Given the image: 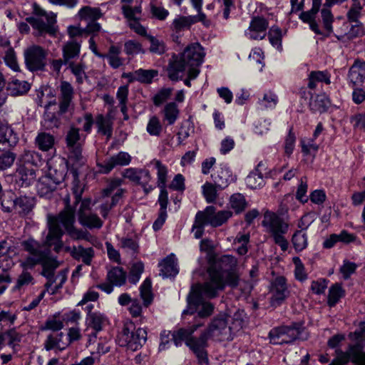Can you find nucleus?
Segmentation results:
<instances>
[{
  "mask_svg": "<svg viewBox=\"0 0 365 365\" xmlns=\"http://www.w3.org/2000/svg\"><path fill=\"white\" fill-rule=\"evenodd\" d=\"M229 317L225 314H218L209 325L205 332L209 333V337H215L219 341H231L232 328L228 325Z\"/></svg>",
  "mask_w": 365,
  "mask_h": 365,
  "instance_id": "12",
  "label": "nucleus"
},
{
  "mask_svg": "<svg viewBox=\"0 0 365 365\" xmlns=\"http://www.w3.org/2000/svg\"><path fill=\"white\" fill-rule=\"evenodd\" d=\"M321 16L324 29L329 32L331 33L333 31L332 23L334 21V16L328 7H323L321 10Z\"/></svg>",
  "mask_w": 365,
  "mask_h": 365,
  "instance_id": "60",
  "label": "nucleus"
},
{
  "mask_svg": "<svg viewBox=\"0 0 365 365\" xmlns=\"http://www.w3.org/2000/svg\"><path fill=\"white\" fill-rule=\"evenodd\" d=\"M66 251L76 261H82L84 264L90 266L95 256L94 249L91 247H84L82 245L66 247Z\"/></svg>",
  "mask_w": 365,
  "mask_h": 365,
  "instance_id": "21",
  "label": "nucleus"
},
{
  "mask_svg": "<svg viewBox=\"0 0 365 365\" xmlns=\"http://www.w3.org/2000/svg\"><path fill=\"white\" fill-rule=\"evenodd\" d=\"M41 265L42 267L41 274L47 279V282L53 284L57 281L55 271L60 266V262L56 257H53Z\"/></svg>",
  "mask_w": 365,
  "mask_h": 365,
  "instance_id": "30",
  "label": "nucleus"
},
{
  "mask_svg": "<svg viewBox=\"0 0 365 365\" xmlns=\"http://www.w3.org/2000/svg\"><path fill=\"white\" fill-rule=\"evenodd\" d=\"M21 245L23 250L30 255L21 263L24 269H31L36 265L41 264L53 258L51 256L50 249L45 246L44 242L41 244L32 237L23 240Z\"/></svg>",
  "mask_w": 365,
  "mask_h": 365,
  "instance_id": "4",
  "label": "nucleus"
},
{
  "mask_svg": "<svg viewBox=\"0 0 365 365\" xmlns=\"http://www.w3.org/2000/svg\"><path fill=\"white\" fill-rule=\"evenodd\" d=\"M108 323V318L104 314L96 312L95 314H90L89 317H86V324L88 328H91L93 331L89 335V341L91 338H96L97 334L103 330L104 327Z\"/></svg>",
  "mask_w": 365,
  "mask_h": 365,
  "instance_id": "23",
  "label": "nucleus"
},
{
  "mask_svg": "<svg viewBox=\"0 0 365 365\" xmlns=\"http://www.w3.org/2000/svg\"><path fill=\"white\" fill-rule=\"evenodd\" d=\"M47 175L42 176L38 182L37 190L41 197H50L52 192L56 190L57 185Z\"/></svg>",
  "mask_w": 365,
  "mask_h": 365,
  "instance_id": "32",
  "label": "nucleus"
},
{
  "mask_svg": "<svg viewBox=\"0 0 365 365\" xmlns=\"http://www.w3.org/2000/svg\"><path fill=\"white\" fill-rule=\"evenodd\" d=\"M163 127L158 118L155 115L151 117L148 123L146 130L150 135L159 136Z\"/></svg>",
  "mask_w": 365,
  "mask_h": 365,
  "instance_id": "58",
  "label": "nucleus"
},
{
  "mask_svg": "<svg viewBox=\"0 0 365 365\" xmlns=\"http://www.w3.org/2000/svg\"><path fill=\"white\" fill-rule=\"evenodd\" d=\"M268 28V21L263 17L255 16L252 18L249 31L246 36L252 40H262L266 36V31Z\"/></svg>",
  "mask_w": 365,
  "mask_h": 365,
  "instance_id": "20",
  "label": "nucleus"
},
{
  "mask_svg": "<svg viewBox=\"0 0 365 365\" xmlns=\"http://www.w3.org/2000/svg\"><path fill=\"white\" fill-rule=\"evenodd\" d=\"M26 68L32 71H43L46 66L47 51L41 46L33 45L24 51Z\"/></svg>",
  "mask_w": 365,
  "mask_h": 365,
  "instance_id": "11",
  "label": "nucleus"
},
{
  "mask_svg": "<svg viewBox=\"0 0 365 365\" xmlns=\"http://www.w3.org/2000/svg\"><path fill=\"white\" fill-rule=\"evenodd\" d=\"M269 292L272 304L274 306L282 304L289 295L286 278L283 276L275 277L270 283Z\"/></svg>",
  "mask_w": 365,
  "mask_h": 365,
  "instance_id": "15",
  "label": "nucleus"
},
{
  "mask_svg": "<svg viewBox=\"0 0 365 365\" xmlns=\"http://www.w3.org/2000/svg\"><path fill=\"white\" fill-rule=\"evenodd\" d=\"M151 281L147 278L144 280L143 283L140 287V297L143 300V305L148 307L153 300V296L151 291Z\"/></svg>",
  "mask_w": 365,
  "mask_h": 365,
  "instance_id": "49",
  "label": "nucleus"
},
{
  "mask_svg": "<svg viewBox=\"0 0 365 365\" xmlns=\"http://www.w3.org/2000/svg\"><path fill=\"white\" fill-rule=\"evenodd\" d=\"M348 78L354 86L362 83L365 79V61L355 60L349 68Z\"/></svg>",
  "mask_w": 365,
  "mask_h": 365,
  "instance_id": "26",
  "label": "nucleus"
},
{
  "mask_svg": "<svg viewBox=\"0 0 365 365\" xmlns=\"http://www.w3.org/2000/svg\"><path fill=\"white\" fill-rule=\"evenodd\" d=\"M216 187H217L215 184L208 182L202 185V193L208 203L214 202L216 200L217 197Z\"/></svg>",
  "mask_w": 365,
  "mask_h": 365,
  "instance_id": "56",
  "label": "nucleus"
},
{
  "mask_svg": "<svg viewBox=\"0 0 365 365\" xmlns=\"http://www.w3.org/2000/svg\"><path fill=\"white\" fill-rule=\"evenodd\" d=\"M91 200L86 198L81 202L80 207L77 212L79 223L84 227L89 230L101 229L103 225V220L96 213L91 210Z\"/></svg>",
  "mask_w": 365,
  "mask_h": 365,
  "instance_id": "10",
  "label": "nucleus"
},
{
  "mask_svg": "<svg viewBox=\"0 0 365 365\" xmlns=\"http://www.w3.org/2000/svg\"><path fill=\"white\" fill-rule=\"evenodd\" d=\"M192 24L193 21L191 16H181L173 20L172 27L176 32H180L182 30L190 29Z\"/></svg>",
  "mask_w": 365,
  "mask_h": 365,
  "instance_id": "54",
  "label": "nucleus"
},
{
  "mask_svg": "<svg viewBox=\"0 0 365 365\" xmlns=\"http://www.w3.org/2000/svg\"><path fill=\"white\" fill-rule=\"evenodd\" d=\"M68 68L71 69V73L75 76L76 78V82L78 84H82L85 78H87L86 73V64L83 61H81L78 63H75L74 62L69 63Z\"/></svg>",
  "mask_w": 365,
  "mask_h": 365,
  "instance_id": "46",
  "label": "nucleus"
},
{
  "mask_svg": "<svg viewBox=\"0 0 365 365\" xmlns=\"http://www.w3.org/2000/svg\"><path fill=\"white\" fill-rule=\"evenodd\" d=\"M214 206L207 207L204 211H198L195 215L192 231L194 232V236L196 239H200L204 234L205 225H208L211 216H214L217 212Z\"/></svg>",
  "mask_w": 365,
  "mask_h": 365,
  "instance_id": "17",
  "label": "nucleus"
},
{
  "mask_svg": "<svg viewBox=\"0 0 365 365\" xmlns=\"http://www.w3.org/2000/svg\"><path fill=\"white\" fill-rule=\"evenodd\" d=\"M292 242L295 250L300 252L307 246V236L302 230H297L293 235Z\"/></svg>",
  "mask_w": 365,
  "mask_h": 365,
  "instance_id": "53",
  "label": "nucleus"
},
{
  "mask_svg": "<svg viewBox=\"0 0 365 365\" xmlns=\"http://www.w3.org/2000/svg\"><path fill=\"white\" fill-rule=\"evenodd\" d=\"M19 142L17 134L5 120H0V145L6 148H14Z\"/></svg>",
  "mask_w": 365,
  "mask_h": 365,
  "instance_id": "22",
  "label": "nucleus"
},
{
  "mask_svg": "<svg viewBox=\"0 0 365 365\" xmlns=\"http://www.w3.org/2000/svg\"><path fill=\"white\" fill-rule=\"evenodd\" d=\"M35 198L28 196H20L15 198V210L20 214L26 215L34 207Z\"/></svg>",
  "mask_w": 365,
  "mask_h": 365,
  "instance_id": "37",
  "label": "nucleus"
},
{
  "mask_svg": "<svg viewBox=\"0 0 365 365\" xmlns=\"http://www.w3.org/2000/svg\"><path fill=\"white\" fill-rule=\"evenodd\" d=\"M0 204L3 211L6 212H11L15 210V198L13 197V194H3L0 197Z\"/></svg>",
  "mask_w": 365,
  "mask_h": 365,
  "instance_id": "61",
  "label": "nucleus"
},
{
  "mask_svg": "<svg viewBox=\"0 0 365 365\" xmlns=\"http://www.w3.org/2000/svg\"><path fill=\"white\" fill-rule=\"evenodd\" d=\"M160 275L163 278L175 276L178 270L176 267L175 257L173 255L165 257L160 264Z\"/></svg>",
  "mask_w": 365,
  "mask_h": 365,
  "instance_id": "35",
  "label": "nucleus"
},
{
  "mask_svg": "<svg viewBox=\"0 0 365 365\" xmlns=\"http://www.w3.org/2000/svg\"><path fill=\"white\" fill-rule=\"evenodd\" d=\"M121 52V48L119 46H111L109 48L108 53L107 54H101L93 50V53L98 57L106 58L108 60L109 65L113 68H118L123 63V61L119 57Z\"/></svg>",
  "mask_w": 365,
  "mask_h": 365,
  "instance_id": "31",
  "label": "nucleus"
},
{
  "mask_svg": "<svg viewBox=\"0 0 365 365\" xmlns=\"http://www.w3.org/2000/svg\"><path fill=\"white\" fill-rule=\"evenodd\" d=\"M96 124L98 133L106 135L108 139L110 138L113 133V123L109 118L102 114H98L96 118Z\"/></svg>",
  "mask_w": 365,
  "mask_h": 365,
  "instance_id": "40",
  "label": "nucleus"
},
{
  "mask_svg": "<svg viewBox=\"0 0 365 365\" xmlns=\"http://www.w3.org/2000/svg\"><path fill=\"white\" fill-rule=\"evenodd\" d=\"M212 176L215 186L220 190L227 187L234 180L231 171L226 167H220Z\"/></svg>",
  "mask_w": 365,
  "mask_h": 365,
  "instance_id": "28",
  "label": "nucleus"
},
{
  "mask_svg": "<svg viewBox=\"0 0 365 365\" xmlns=\"http://www.w3.org/2000/svg\"><path fill=\"white\" fill-rule=\"evenodd\" d=\"M11 148H6L0 153V170H5L14 164L16 155L11 150Z\"/></svg>",
  "mask_w": 365,
  "mask_h": 365,
  "instance_id": "48",
  "label": "nucleus"
},
{
  "mask_svg": "<svg viewBox=\"0 0 365 365\" xmlns=\"http://www.w3.org/2000/svg\"><path fill=\"white\" fill-rule=\"evenodd\" d=\"M131 162V156L126 152L120 151L116 155L98 163L100 171L104 174L109 173L116 166H125Z\"/></svg>",
  "mask_w": 365,
  "mask_h": 365,
  "instance_id": "18",
  "label": "nucleus"
},
{
  "mask_svg": "<svg viewBox=\"0 0 365 365\" xmlns=\"http://www.w3.org/2000/svg\"><path fill=\"white\" fill-rule=\"evenodd\" d=\"M46 175H47L52 180H53V182L59 185L65 179V168L63 167H61L59 169L50 168Z\"/></svg>",
  "mask_w": 365,
  "mask_h": 365,
  "instance_id": "64",
  "label": "nucleus"
},
{
  "mask_svg": "<svg viewBox=\"0 0 365 365\" xmlns=\"http://www.w3.org/2000/svg\"><path fill=\"white\" fill-rule=\"evenodd\" d=\"M74 98V89L68 81H62L60 85V93L58 96V111L57 113L51 110H45L44 126L47 129L58 128L61 125L59 116L73 109V99Z\"/></svg>",
  "mask_w": 365,
  "mask_h": 365,
  "instance_id": "3",
  "label": "nucleus"
},
{
  "mask_svg": "<svg viewBox=\"0 0 365 365\" xmlns=\"http://www.w3.org/2000/svg\"><path fill=\"white\" fill-rule=\"evenodd\" d=\"M163 121L167 122L168 125H173L179 117L180 110L178 105L175 102L167 103L163 110Z\"/></svg>",
  "mask_w": 365,
  "mask_h": 365,
  "instance_id": "39",
  "label": "nucleus"
},
{
  "mask_svg": "<svg viewBox=\"0 0 365 365\" xmlns=\"http://www.w3.org/2000/svg\"><path fill=\"white\" fill-rule=\"evenodd\" d=\"M148 38L150 43V51L151 53L161 55L165 52L166 46L164 41H160L152 36H148Z\"/></svg>",
  "mask_w": 365,
  "mask_h": 365,
  "instance_id": "59",
  "label": "nucleus"
},
{
  "mask_svg": "<svg viewBox=\"0 0 365 365\" xmlns=\"http://www.w3.org/2000/svg\"><path fill=\"white\" fill-rule=\"evenodd\" d=\"M107 279L112 284L115 286H121L125 282L126 272L122 267H113L108 272Z\"/></svg>",
  "mask_w": 365,
  "mask_h": 365,
  "instance_id": "42",
  "label": "nucleus"
},
{
  "mask_svg": "<svg viewBox=\"0 0 365 365\" xmlns=\"http://www.w3.org/2000/svg\"><path fill=\"white\" fill-rule=\"evenodd\" d=\"M230 205L236 214H240L246 209L247 202L242 194L235 193L230 198Z\"/></svg>",
  "mask_w": 365,
  "mask_h": 365,
  "instance_id": "44",
  "label": "nucleus"
},
{
  "mask_svg": "<svg viewBox=\"0 0 365 365\" xmlns=\"http://www.w3.org/2000/svg\"><path fill=\"white\" fill-rule=\"evenodd\" d=\"M65 201V207L55 217H51L56 220L58 225H61L66 234L75 227L76 211L75 208L69 204V200Z\"/></svg>",
  "mask_w": 365,
  "mask_h": 365,
  "instance_id": "19",
  "label": "nucleus"
},
{
  "mask_svg": "<svg viewBox=\"0 0 365 365\" xmlns=\"http://www.w3.org/2000/svg\"><path fill=\"white\" fill-rule=\"evenodd\" d=\"M36 170L34 168L20 165L16 170L17 180L21 182L22 186H29L36 178Z\"/></svg>",
  "mask_w": 365,
  "mask_h": 365,
  "instance_id": "38",
  "label": "nucleus"
},
{
  "mask_svg": "<svg viewBox=\"0 0 365 365\" xmlns=\"http://www.w3.org/2000/svg\"><path fill=\"white\" fill-rule=\"evenodd\" d=\"M122 175L124 178L140 185L146 194L153 190V187L149 185L151 176L150 172L146 169L126 168L123 170Z\"/></svg>",
  "mask_w": 365,
  "mask_h": 365,
  "instance_id": "14",
  "label": "nucleus"
},
{
  "mask_svg": "<svg viewBox=\"0 0 365 365\" xmlns=\"http://www.w3.org/2000/svg\"><path fill=\"white\" fill-rule=\"evenodd\" d=\"M321 5L319 0H314V5H312V9L307 11H302L300 14V19L304 22L309 24L314 21L315 16L319 12Z\"/></svg>",
  "mask_w": 365,
  "mask_h": 365,
  "instance_id": "55",
  "label": "nucleus"
},
{
  "mask_svg": "<svg viewBox=\"0 0 365 365\" xmlns=\"http://www.w3.org/2000/svg\"><path fill=\"white\" fill-rule=\"evenodd\" d=\"M144 270V264L142 262L134 263L130 270L128 280L131 284H136Z\"/></svg>",
  "mask_w": 365,
  "mask_h": 365,
  "instance_id": "57",
  "label": "nucleus"
},
{
  "mask_svg": "<svg viewBox=\"0 0 365 365\" xmlns=\"http://www.w3.org/2000/svg\"><path fill=\"white\" fill-rule=\"evenodd\" d=\"M268 38L271 44L274 46H282V31L277 26H272L268 32Z\"/></svg>",
  "mask_w": 365,
  "mask_h": 365,
  "instance_id": "62",
  "label": "nucleus"
},
{
  "mask_svg": "<svg viewBox=\"0 0 365 365\" xmlns=\"http://www.w3.org/2000/svg\"><path fill=\"white\" fill-rule=\"evenodd\" d=\"M245 181L247 185L251 189H257L264 184L263 175L258 168L251 172L246 178Z\"/></svg>",
  "mask_w": 365,
  "mask_h": 365,
  "instance_id": "50",
  "label": "nucleus"
},
{
  "mask_svg": "<svg viewBox=\"0 0 365 365\" xmlns=\"http://www.w3.org/2000/svg\"><path fill=\"white\" fill-rule=\"evenodd\" d=\"M21 165L26 168H37L42 165L41 155L32 150H25L20 158Z\"/></svg>",
  "mask_w": 365,
  "mask_h": 365,
  "instance_id": "33",
  "label": "nucleus"
},
{
  "mask_svg": "<svg viewBox=\"0 0 365 365\" xmlns=\"http://www.w3.org/2000/svg\"><path fill=\"white\" fill-rule=\"evenodd\" d=\"M304 327L301 323L294 322L289 326H281L272 329L269 333L270 342L273 344H291L296 340H306Z\"/></svg>",
  "mask_w": 365,
  "mask_h": 365,
  "instance_id": "8",
  "label": "nucleus"
},
{
  "mask_svg": "<svg viewBox=\"0 0 365 365\" xmlns=\"http://www.w3.org/2000/svg\"><path fill=\"white\" fill-rule=\"evenodd\" d=\"M344 291L341 286L336 283L331 286L329 291L328 295V304L330 307H334L339 301V299L344 296Z\"/></svg>",
  "mask_w": 365,
  "mask_h": 365,
  "instance_id": "51",
  "label": "nucleus"
},
{
  "mask_svg": "<svg viewBox=\"0 0 365 365\" xmlns=\"http://www.w3.org/2000/svg\"><path fill=\"white\" fill-rule=\"evenodd\" d=\"M262 224L271 234L275 244L278 245L282 251H286L288 248V242L284 235L288 231V224L279 216L270 212H265Z\"/></svg>",
  "mask_w": 365,
  "mask_h": 365,
  "instance_id": "7",
  "label": "nucleus"
},
{
  "mask_svg": "<svg viewBox=\"0 0 365 365\" xmlns=\"http://www.w3.org/2000/svg\"><path fill=\"white\" fill-rule=\"evenodd\" d=\"M308 95L311 96L309 101V108L311 110L315 113H322L327 110L329 105V101L325 95L318 94L314 97L310 92H308Z\"/></svg>",
  "mask_w": 365,
  "mask_h": 365,
  "instance_id": "34",
  "label": "nucleus"
},
{
  "mask_svg": "<svg viewBox=\"0 0 365 365\" xmlns=\"http://www.w3.org/2000/svg\"><path fill=\"white\" fill-rule=\"evenodd\" d=\"M204 57V49L200 43L187 46L182 53L173 56L168 68L169 78L172 81H178L179 73L184 72L187 66H200Z\"/></svg>",
  "mask_w": 365,
  "mask_h": 365,
  "instance_id": "2",
  "label": "nucleus"
},
{
  "mask_svg": "<svg viewBox=\"0 0 365 365\" xmlns=\"http://www.w3.org/2000/svg\"><path fill=\"white\" fill-rule=\"evenodd\" d=\"M26 21L31 25L34 29L38 31V35L41 36L43 34H47L46 22L42 19L35 17H27Z\"/></svg>",
  "mask_w": 365,
  "mask_h": 365,
  "instance_id": "63",
  "label": "nucleus"
},
{
  "mask_svg": "<svg viewBox=\"0 0 365 365\" xmlns=\"http://www.w3.org/2000/svg\"><path fill=\"white\" fill-rule=\"evenodd\" d=\"M81 50V43L76 40L67 41L63 46V58L65 65L69 64L71 60L78 57Z\"/></svg>",
  "mask_w": 365,
  "mask_h": 365,
  "instance_id": "29",
  "label": "nucleus"
},
{
  "mask_svg": "<svg viewBox=\"0 0 365 365\" xmlns=\"http://www.w3.org/2000/svg\"><path fill=\"white\" fill-rule=\"evenodd\" d=\"M66 143L70 152V159L76 165H83L86 160L82 155L83 143L81 140L79 128L71 127L69 129L66 135Z\"/></svg>",
  "mask_w": 365,
  "mask_h": 365,
  "instance_id": "9",
  "label": "nucleus"
},
{
  "mask_svg": "<svg viewBox=\"0 0 365 365\" xmlns=\"http://www.w3.org/2000/svg\"><path fill=\"white\" fill-rule=\"evenodd\" d=\"M48 232L46 237L44 245L50 249L53 241L61 240L64 232L60 225L58 224V222L56 220H53L51 217L48 218Z\"/></svg>",
  "mask_w": 365,
  "mask_h": 365,
  "instance_id": "27",
  "label": "nucleus"
},
{
  "mask_svg": "<svg viewBox=\"0 0 365 365\" xmlns=\"http://www.w3.org/2000/svg\"><path fill=\"white\" fill-rule=\"evenodd\" d=\"M158 71L155 69L139 68L135 71L137 81L144 84L151 83L153 82V79L158 76Z\"/></svg>",
  "mask_w": 365,
  "mask_h": 365,
  "instance_id": "47",
  "label": "nucleus"
},
{
  "mask_svg": "<svg viewBox=\"0 0 365 365\" xmlns=\"http://www.w3.org/2000/svg\"><path fill=\"white\" fill-rule=\"evenodd\" d=\"M201 324H193L187 328H180L172 333L173 341L176 346H181L182 342L185 341L187 345V341L192 339V334L201 327Z\"/></svg>",
  "mask_w": 365,
  "mask_h": 365,
  "instance_id": "25",
  "label": "nucleus"
},
{
  "mask_svg": "<svg viewBox=\"0 0 365 365\" xmlns=\"http://www.w3.org/2000/svg\"><path fill=\"white\" fill-rule=\"evenodd\" d=\"M308 88L314 90L317 87V83L324 82L329 85L331 83L330 75L327 71H312L308 78Z\"/></svg>",
  "mask_w": 365,
  "mask_h": 365,
  "instance_id": "41",
  "label": "nucleus"
},
{
  "mask_svg": "<svg viewBox=\"0 0 365 365\" xmlns=\"http://www.w3.org/2000/svg\"><path fill=\"white\" fill-rule=\"evenodd\" d=\"M30 88L31 86L27 81L18 79H13L6 85V91L12 96L24 95L30 90Z\"/></svg>",
  "mask_w": 365,
  "mask_h": 365,
  "instance_id": "36",
  "label": "nucleus"
},
{
  "mask_svg": "<svg viewBox=\"0 0 365 365\" xmlns=\"http://www.w3.org/2000/svg\"><path fill=\"white\" fill-rule=\"evenodd\" d=\"M209 333L203 331L199 337H193L187 341V346L195 354L200 365H208L209 361L206 347Z\"/></svg>",
  "mask_w": 365,
  "mask_h": 365,
  "instance_id": "13",
  "label": "nucleus"
},
{
  "mask_svg": "<svg viewBox=\"0 0 365 365\" xmlns=\"http://www.w3.org/2000/svg\"><path fill=\"white\" fill-rule=\"evenodd\" d=\"M232 216V212L230 210H220L217 212L214 216H211V219L208 222L213 227H217L222 225Z\"/></svg>",
  "mask_w": 365,
  "mask_h": 365,
  "instance_id": "52",
  "label": "nucleus"
},
{
  "mask_svg": "<svg viewBox=\"0 0 365 365\" xmlns=\"http://www.w3.org/2000/svg\"><path fill=\"white\" fill-rule=\"evenodd\" d=\"M78 16L81 19L92 21L100 19L102 16V14L99 8L83 6L79 10Z\"/></svg>",
  "mask_w": 365,
  "mask_h": 365,
  "instance_id": "45",
  "label": "nucleus"
},
{
  "mask_svg": "<svg viewBox=\"0 0 365 365\" xmlns=\"http://www.w3.org/2000/svg\"><path fill=\"white\" fill-rule=\"evenodd\" d=\"M68 345L69 342L66 341V336L62 331L49 334L43 343V347L46 351L52 349L63 351Z\"/></svg>",
  "mask_w": 365,
  "mask_h": 365,
  "instance_id": "24",
  "label": "nucleus"
},
{
  "mask_svg": "<svg viewBox=\"0 0 365 365\" xmlns=\"http://www.w3.org/2000/svg\"><path fill=\"white\" fill-rule=\"evenodd\" d=\"M237 263V259L232 255H223L210 263L207 269V279L203 283H197L191 287L187 297V307L182 312V316L195 312H197V316L200 318L211 316L215 307L206 299L217 297L219 292L224 290L226 286L232 288L238 286Z\"/></svg>",
  "mask_w": 365,
  "mask_h": 365,
  "instance_id": "1",
  "label": "nucleus"
},
{
  "mask_svg": "<svg viewBox=\"0 0 365 365\" xmlns=\"http://www.w3.org/2000/svg\"><path fill=\"white\" fill-rule=\"evenodd\" d=\"M147 335L145 329L136 328L132 322H126L118 336V344L120 346L135 351L145 344Z\"/></svg>",
  "mask_w": 365,
  "mask_h": 365,
  "instance_id": "5",
  "label": "nucleus"
},
{
  "mask_svg": "<svg viewBox=\"0 0 365 365\" xmlns=\"http://www.w3.org/2000/svg\"><path fill=\"white\" fill-rule=\"evenodd\" d=\"M153 163L157 169L158 184L160 188V192L158 197L160 205V210L158 218L153 225V230H159L165 223L167 218V206L168 204V193L166 190L168 169L165 165H163L160 160H154Z\"/></svg>",
  "mask_w": 365,
  "mask_h": 365,
  "instance_id": "6",
  "label": "nucleus"
},
{
  "mask_svg": "<svg viewBox=\"0 0 365 365\" xmlns=\"http://www.w3.org/2000/svg\"><path fill=\"white\" fill-rule=\"evenodd\" d=\"M348 336L352 343L349 344L347 349L344 352H349L351 347H352L353 350L358 353L359 361L365 363L364 360V358L365 359V351H364V347L363 345V341L365 340V322H361L358 328L354 331L350 332Z\"/></svg>",
  "mask_w": 365,
  "mask_h": 365,
  "instance_id": "16",
  "label": "nucleus"
},
{
  "mask_svg": "<svg viewBox=\"0 0 365 365\" xmlns=\"http://www.w3.org/2000/svg\"><path fill=\"white\" fill-rule=\"evenodd\" d=\"M36 144L43 151H48L54 145V137L47 133H39L36 138Z\"/></svg>",
  "mask_w": 365,
  "mask_h": 365,
  "instance_id": "43",
  "label": "nucleus"
}]
</instances>
